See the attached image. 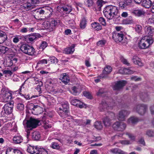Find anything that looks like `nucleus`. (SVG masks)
Returning <instances> with one entry per match:
<instances>
[{"label": "nucleus", "instance_id": "nucleus-9", "mask_svg": "<svg viewBox=\"0 0 154 154\" xmlns=\"http://www.w3.org/2000/svg\"><path fill=\"white\" fill-rule=\"evenodd\" d=\"M40 121L37 119L31 117L27 121V127L32 130L36 128L38 125Z\"/></svg>", "mask_w": 154, "mask_h": 154}, {"label": "nucleus", "instance_id": "nucleus-19", "mask_svg": "<svg viewBox=\"0 0 154 154\" xmlns=\"http://www.w3.org/2000/svg\"><path fill=\"white\" fill-rule=\"evenodd\" d=\"M129 112L126 110H122L119 112L118 118V119L121 121H124L126 117L129 114Z\"/></svg>", "mask_w": 154, "mask_h": 154}, {"label": "nucleus", "instance_id": "nucleus-30", "mask_svg": "<svg viewBox=\"0 0 154 154\" xmlns=\"http://www.w3.org/2000/svg\"><path fill=\"white\" fill-rule=\"evenodd\" d=\"M23 139L22 137L20 135H16L13 138L14 143L16 144H18L22 142Z\"/></svg>", "mask_w": 154, "mask_h": 154}, {"label": "nucleus", "instance_id": "nucleus-12", "mask_svg": "<svg viewBox=\"0 0 154 154\" xmlns=\"http://www.w3.org/2000/svg\"><path fill=\"white\" fill-rule=\"evenodd\" d=\"M112 70V68L109 66L107 65L105 67L103 73L100 74V78L106 79L108 77V75L109 74Z\"/></svg>", "mask_w": 154, "mask_h": 154}, {"label": "nucleus", "instance_id": "nucleus-62", "mask_svg": "<svg viewBox=\"0 0 154 154\" xmlns=\"http://www.w3.org/2000/svg\"><path fill=\"white\" fill-rule=\"evenodd\" d=\"M28 30V27H23L20 29V32L21 33H25L27 32Z\"/></svg>", "mask_w": 154, "mask_h": 154}, {"label": "nucleus", "instance_id": "nucleus-57", "mask_svg": "<svg viewBox=\"0 0 154 154\" xmlns=\"http://www.w3.org/2000/svg\"><path fill=\"white\" fill-rule=\"evenodd\" d=\"M3 73L4 74L8 76H11L13 74V72L10 70H5L3 71Z\"/></svg>", "mask_w": 154, "mask_h": 154}, {"label": "nucleus", "instance_id": "nucleus-20", "mask_svg": "<svg viewBox=\"0 0 154 154\" xmlns=\"http://www.w3.org/2000/svg\"><path fill=\"white\" fill-rule=\"evenodd\" d=\"M132 62L135 64L141 66L143 65V63L142 62L141 59L137 56H134L132 59Z\"/></svg>", "mask_w": 154, "mask_h": 154}, {"label": "nucleus", "instance_id": "nucleus-41", "mask_svg": "<svg viewBox=\"0 0 154 154\" xmlns=\"http://www.w3.org/2000/svg\"><path fill=\"white\" fill-rule=\"evenodd\" d=\"M48 45V43L45 42L43 41L42 42L41 44L39 47V49L40 51L43 50Z\"/></svg>", "mask_w": 154, "mask_h": 154}, {"label": "nucleus", "instance_id": "nucleus-64", "mask_svg": "<svg viewBox=\"0 0 154 154\" xmlns=\"http://www.w3.org/2000/svg\"><path fill=\"white\" fill-rule=\"evenodd\" d=\"M149 109L151 114L154 116V105L151 106L149 107Z\"/></svg>", "mask_w": 154, "mask_h": 154}, {"label": "nucleus", "instance_id": "nucleus-5", "mask_svg": "<svg viewBox=\"0 0 154 154\" xmlns=\"http://www.w3.org/2000/svg\"><path fill=\"white\" fill-rule=\"evenodd\" d=\"M1 92L4 102H7L10 101L12 97V94L10 92L7 88H2L1 90Z\"/></svg>", "mask_w": 154, "mask_h": 154}, {"label": "nucleus", "instance_id": "nucleus-35", "mask_svg": "<svg viewBox=\"0 0 154 154\" xmlns=\"http://www.w3.org/2000/svg\"><path fill=\"white\" fill-rule=\"evenodd\" d=\"M94 127L97 130H100L103 128L102 125L100 121H96L94 125Z\"/></svg>", "mask_w": 154, "mask_h": 154}, {"label": "nucleus", "instance_id": "nucleus-52", "mask_svg": "<svg viewBox=\"0 0 154 154\" xmlns=\"http://www.w3.org/2000/svg\"><path fill=\"white\" fill-rule=\"evenodd\" d=\"M99 20L100 23L103 26L106 25V22L105 19L103 17H100L99 19Z\"/></svg>", "mask_w": 154, "mask_h": 154}, {"label": "nucleus", "instance_id": "nucleus-60", "mask_svg": "<svg viewBox=\"0 0 154 154\" xmlns=\"http://www.w3.org/2000/svg\"><path fill=\"white\" fill-rule=\"evenodd\" d=\"M63 10L65 11L67 13H69L70 12L72 11V9L70 7L68 8L64 7L62 8Z\"/></svg>", "mask_w": 154, "mask_h": 154}, {"label": "nucleus", "instance_id": "nucleus-26", "mask_svg": "<svg viewBox=\"0 0 154 154\" xmlns=\"http://www.w3.org/2000/svg\"><path fill=\"white\" fill-rule=\"evenodd\" d=\"M140 96L142 100L144 102H147L150 100V97L147 93H142L140 94Z\"/></svg>", "mask_w": 154, "mask_h": 154}, {"label": "nucleus", "instance_id": "nucleus-63", "mask_svg": "<svg viewBox=\"0 0 154 154\" xmlns=\"http://www.w3.org/2000/svg\"><path fill=\"white\" fill-rule=\"evenodd\" d=\"M83 95L86 97L87 98L91 99V95L89 92L87 91H84L83 92Z\"/></svg>", "mask_w": 154, "mask_h": 154}, {"label": "nucleus", "instance_id": "nucleus-45", "mask_svg": "<svg viewBox=\"0 0 154 154\" xmlns=\"http://www.w3.org/2000/svg\"><path fill=\"white\" fill-rule=\"evenodd\" d=\"M70 103L72 105L77 106L78 103H80V101L77 99H74L70 100Z\"/></svg>", "mask_w": 154, "mask_h": 154}, {"label": "nucleus", "instance_id": "nucleus-50", "mask_svg": "<svg viewBox=\"0 0 154 154\" xmlns=\"http://www.w3.org/2000/svg\"><path fill=\"white\" fill-rule=\"evenodd\" d=\"M43 25L45 26V27L49 29V30L50 31V29H51V26L50 23L48 21H45L43 23Z\"/></svg>", "mask_w": 154, "mask_h": 154}, {"label": "nucleus", "instance_id": "nucleus-2", "mask_svg": "<svg viewBox=\"0 0 154 154\" xmlns=\"http://www.w3.org/2000/svg\"><path fill=\"white\" fill-rule=\"evenodd\" d=\"M61 107L59 108V115L63 118L66 117L69 112V104L67 101L63 102L61 104Z\"/></svg>", "mask_w": 154, "mask_h": 154}, {"label": "nucleus", "instance_id": "nucleus-24", "mask_svg": "<svg viewBox=\"0 0 154 154\" xmlns=\"http://www.w3.org/2000/svg\"><path fill=\"white\" fill-rule=\"evenodd\" d=\"M8 37L6 33L0 30V44L3 43L4 42L7 40Z\"/></svg>", "mask_w": 154, "mask_h": 154}, {"label": "nucleus", "instance_id": "nucleus-13", "mask_svg": "<svg viewBox=\"0 0 154 154\" xmlns=\"http://www.w3.org/2000/svg\"><path fill=\"white\" fill-rule=\"evenodd\" d=\"M39 34L37 33L29 34L24 37L25 40L28 42H31L35 40H36L38 37Z\"/></svg>", "mask_w": 154, "mask_h": 154}, {"label": "nucleus", "instance_id": "nucleus-39", "mask_svg": "<svg viewBox=\"0 0 154 154\" xmlns=\"http://www.w3.org/2000/svg\"><path fill=\"white\" fill-rule=\"evenodd\" d=\"M51 147L53 149H59L60 148L59 144L55 142L52 143Z\"/></svg>", "mask_w": 154, "mask_h": 154}, {"label": "nucleus", "instance_id": "nucleus-11", "mask_svg": "<svg viewBox=\"0 0 154 154\" xmlns=\"http://www.w3.org/2000/svg\"><path fill=\"white\" fill-rule=\"evenodd\" d=\"M145 32L146 36L144 38H152L154 35V28L149 26H146L145 28Z\"/></svg>", "mask_w": 154, "mask_h": 154}, {"label": "nucleus", "instance_id": "nucleus-29", "mask_svg": "<svg viewBox=\"0 0 154 154\" xmlns=\"http://www.w3.org/2000/svg\"><path fill=\"white\" fill-rule=\"evenodd\" d=\"M59 21V20L57 19H53L51 21L50 23L51 28L50 31H52L55 29V27L57 25Z\"/></svg>", "mask_w": 154, "mask_h": 154}, {"label": "nucleus", "instance_id": "nucleus-40", "mask_svg": "<svg viewBox=\"0 0 154 154\" xmlns=\"http://www.w3.org/2000/svg\"><path fill=\"white\" fill-rule=\"evenodd\" d=\"M16 149L8 148L7 149L6 154H15Z\"/></svg>", "mask_w": 154, "mask_h": 154}, {"label": "nucleus", "instance_id": "nucleus-14", "mask_svg": "<svg viewBox=\"0 0 154 154\" xmlns=\"http://www.w3.org/2000/svg\"><path fill=\"white\" fill-rule=\"evenodd\" d=\"M13 104L10 102L6 103L4 106L5 113L6 114H10L13 111Z\"/></svg>", "mask_w": 154, "mask_h": 154}, {"label": "nucleus", "instance_id": "nucleus-38", "mask_svg": "<svg viewBox=\"0 0 154 154\" xmlns=\"http://www.w3.org/2000/svg\"><path fill=\"white\" fill-rule=\"evenodd\" d=\"M146 134L149 137H154V131L151 130H148L146 131Z\"/></svg>", "mask_w": 154, "mask_h": 154}, {"label": "nucleus", "instance_id": "nucleus-34", "mask_svg": "<svg viewBox=\"0 0 154 154\" xmlns=\"http://www.w3.org/2000/svg\"><path fill=\"white\" fill-rule=\"evenodd\" d=\"M87 22V20L85 18H83L82 19L80 23V26L81 29H84L85 28Z\"/></svg>", "mask_w": 154, "mask_h": 154}, {"label": "nucleus", "instance_id": "nucleus-58", "mask_svg": "<svg viewBox=\"0 0 154 154\" xmlns=\"http://www.w3.org/2000/svg\"><path fill=\"white\" fill-rule=\"evenodd\" d=\"M125 134L128 136V137L132 140H134L135 137L132 134L129 132H126Z\"/></svg>", "mask_w": 154, "mask_h": 154}, {"label": "nucleus", "instance_id": "nucleus-37", "mask_svg": "<svg viewBox=\"0 0 154 154\" xmlns=\"http://www.w3.org/2000/svg\"><path fill=\"white\" fill-rule=\"evenodd\" d=\"M23 7L24 8L27 10H29L33 8V5L29 3H27L24 4Z\"/></svg>", "mask_w": 154, "mask_h": 154}, {"label": "nucleus", "instance_id": "nucleus-22", "mask_svg": "<svg viewBox=\"0 0 154 154\" xmlns=\"http://www.w3.org/2000/svg\"><path fill=\"white\" fill-rule=\"evenodd\" d=\"M38 149V146H37L35 147L34 146H31L29 145L28 146L27 149V152L33 154L34 153H37V149Z\"/></svg>", "mask_w": 154, "mask_h": 154}, {"label": "nucleus", "instance_id": "nucleus-17", "mask_svg": "<svg viewBox=\"0 0 154 154\" xmlns=\"http://www.w3.org/2000/svg\"><path fill=\"white\" fill-rule=\"evenodd\" d=\"M115 103L114 102L113 103V102H112V103L109 104L108 106V105L107 104L106 102L102 101L100 104L99 107V109L101 111H105L108 108H109V107H111L112 106H115Z\"/></svg>", "mask_w": 154, "mask_h": 154}, {"label": "nucleus", "instance_id": "nucleus-32", "mask_svg": "<svg viewBox=\"0 0 154 154\" xmlns=\"http://www.w3.org/2000/svg\"><path fill=\"white\" fill-rule=\"evenodd\" d=\"M32 138L35 140H38L41 137L40 134L38 131H35L32 133Z\"/></svg>", "mask_w": 154, "mask_h": 154}, {"label": "nucleus", "instance_id": "nucleus-36", "mask_svg": "<svg viewBox=\"0 0 154 154\" xmlns=\"http://www.w3.org/2000/svg\"><path fill=\"white\" fill-rule=\"evenodd\" d=\"M38 149L36 154H48L47 151L44 149L39 148L38 146Z\"/></svg>", "mask_w": 154, "mask_h": 154}, {"label": "nucleus", "instance_id": "nucleus-46", "mask_svg": "<svg viewBox=\"0 0 154 154\" xmlns=\"http://www.w3.org/2000/svg\"><path fill=\"white\" fill-rule=\"evenodd\" d=\"M17 109L20 111H22L24 109V106L23 104L19 103L17 104Z\"/></svg>", "mask_w": 154, "mask_h": 154}, {"label": "nucleus", "instance_id": "nucleus-23", "mask_svg": "<svg viewBox=\"0 0 154 154\" xmlns=\"http://www.w3.org/2000/svg\"><path fill=\"white\" fill-rule=\"evenodd\" d=\"M110 152L114 154H127V152L117 148L112 149Z\"/></svg>", "mask_w": 154, "mask_h": 154}, {"label": "nucleus", "instance_id": "nucleus-3", "mask_svg": "<svg viewBox=\"0 0 154 154\" xmlns=\"http://www.w3.org/2000/svg\"><path fill=\"white\" fill-rule=\"evenodd\" d=\"M124 34L122 32H114L112 33V38L117 43L122 42L123 43H127L126 38L124 39Z\"/></svg>", "mask_w": 154, "mask_h": 154}, {"label": "nucleus", "instance_id": "nucleus-59", "mask_svg": "<svg viewBox=\"0 0 154 154\" xmlns=\"http://www.w3.org/2000/svg\"><path fill=\"white\" fill-rule=\"evenodd\" d=\"M13 61L11 60L10 59H8V60H7L6 63V65L7 66H11L13 65Z\"/></svg>", "mask_w": 154, "mask_h": 154}, {"label": "nucleus", "instance_id": "nucleus-51", "mask_svg": "<svg viewBox=\"0 0 154 154\" xmlns=\"http://www.w3.org/2000/svg\"><path fill=\"white\" fill-rule=\"evenodd\" d=\"M48 61H50L52 63H55L57 62V59L54 56H52L49 58Z\"/></svg>", "mask_w": 154, "mask_h": 154}, {"label": "nucleus", "instance_id": "nucleus-54", "mask_svg": "<svg viewBox=\"0 0 154 154\" xmlns=\"http://www.w3.org/2000/svg\"><path fill=\"white\" fill-rule=\"evenodd\" d=\"M34 81H35V83L36 84H38V86H41L43 85V83L41 81H39L38 78H34Z\"/></svg>", "mask_w": 154, "mask_h": 154}, {"label": "nucleus", "instance_id": "nucleus-27", "mask_svg": "<svg viewBox=\"0 0 154 154\" xmlns=\"http://www.w3.org/2000/svg\"><path fill=\"white\" fill-rule=\"evenodd\" d=\"M152 5V2L151 0H143L142 2L141 5L146 8H150Z\"/></svg>", "mask_w": 154, "mask_h": 154}, {"label": "nucleus", "instance_id": "nucleus-61", "mask_svg": "<svg viewBox=\"0 0 154 154\" xmlns=\"http://www.w3.org/2000/svg\"><path fill=\"white\" fill-rule=\"evenodd\" d=\"M106 117L110 118L112 120L114 119L115 117V114L112 112H110L108 116H106Z\"/></svg>", "mask_w": 154, "mask_h": 154}, {"label": "nucleus", "instance_id": "nucleus-25", "mask_svg": "<svg viewBox=\"0 0 154 154\" xmlns=\"http://www.w3.org/2000/svg\"><path fill=\"white\" fill-rule=\"evenodd\" d=\"M33 110L31 111L32 113L35 115L40 114L42 111V108L38 105H36L34 107Z\"/></svg>", "mask_w": 154, "mask_h": 154}, {"label": "nucleus", "instance_id": "nucleus-44", "mask_svg": "<svg viewBox=\"0 0 154 154\" xmlns=\"http://www.w3.org/2000/svg\"><path fill=\"white\" fill-rule=\"evenodd\" d=\"M62 79H61L62 81L65 84L69 82V77L66 75H63L62 77Z\"/></svg>", "mask_w": 154, "mask_h": 154}, {"label": "nucleus", "instance_id": "nucleus-47", "mask_svg": "<svg viewBox=\"0 0 154 154\" xmlns=\"http://www.w3.org/2000/svg\"><path fill=\"white\" fill-rule=\"evenodd\" d=\"M136 32L138 33H140L142 29V26L140 25H137L135 28Z\"/></svg>", "mask_w": 154, "mask_h": 154}, {"label": "nucleus", "instance_id": "nucleus-6", "mask_svg": "<svg viewBox=\"0 0 154 154\" xmlns=\"http://www.w3.org/2000/svg\"><path fill=\"white\" fill-rule=\"evenodd\" d=\"M147 106L144 104H139L133 108V111H136L139 115H143L146 113L147 110Z\"/></svg>", "mask_w": 154, "mask_h": 154}, {"label": "nucleus", "instance_id": "nucleus-21", "mask_svg": "<svg viewBox=\"0 0 154 154\" xmlns=\"http://www.w3.org/2000/svg\"><path fill=\"white\" fill-rule=\"evenodd\" d=\"M132 13L137 17H141L145 15L146 12L143 9H137L133 10Z\"/></svg>", "mask_w": 154, "mask_h": 154}, {"label": "nucleus", "instance_id": "nucleus-4", "mask_svg": "<svg viewBox=\"0 0 154 154\" xmlns=\"http://www.w3.org/2000/svg\"><path fill=\"white\" fill-rule=\"evenodd\" d=\"M153 42L152 38H142L139 43V47L140 49H146L148 48Z\"/></svg>", "mask_w": 154, "mask_h": 154}, {"label": "nucleus", "instance_id": "nucleus-33", "mask_svg": "<svg viewBox=\"0 0 154 154\" xmlns=\"http://www.w3.org/2000/svg\"><path fill=\"white\" fill-rule=\"evenodd\" d=\"M139 120V119L138 118L133 116L131 117L128 119V122L129 123L135 124L138 122Z\"/></svg>", "mask_w": 154, "mask_h": 154}, {"label": "nucleus", "instance_id": "nucleus-1", "mask_svg": "<svg viewBox=\"0 0 154 154\" xmlns=\"http://www.w3.org/2000/svg\"><path fill=\"white\" fill-rule=\"evenodd\" d=\"M104 16L108 20H112L114 17L119 16L118 11L117 7L113 5H108L103 10Z\"/></svg>", "mask_w": 154, "mask_h": 154}, {"label": "nucleus", "instance_id": "nucleus-53", "mask_svg": "<svg viewBox=\"0 0 154 154\" xmlns=\"http://www.w3.org/2000/svg\"><path fill=\"white\" fill-rule=\"evenodd\" d=\"M24 97L27 100H30L33 98H36L38 97V96L37 95H32L30 96L28 94L27 95H24Z\"/></svg>", "mask_w": 154, "mask_h": 154}, {"label": "nucleus", "instance_id": "nucleus-48", "mask_svg": "<svg viewBox=\"0 0 154 154\" xmlns=\"http://www.w3.org/2000/svg\"><path fill=\"white\" fill-rule=\"evenodd\" d=\"M106 42V41L105 40H101L99 41L97 43V45L98 46H104Z\"/></svg>", "mask_w": 154, "mask_h": 154}, {"label": "nucleus", "instance_id": "nucleus-28", "mask_svg": "<svg viewBox=\"0 0 154 154\" xmlns=\"http://www.w3.org/2000/svg\"><path fill=\"white\" fill-rule=\"evenodd\" d=\"M74 47V45H72L71 46L65 48L63 51V53L66 54H72L75 51Z\"/></svg>", "mask_w": 154, "mask_h": 154}, {"label": "nucleus", "instance_id": "nucleus-10", "mask_svg": "<svg viewBox=\"0 0 154 154\" xmlns=\"http://www.w3.org/2000/svg\"><path fill=\"white\" fill-rule=\"evenodd\" d=\"M46 10L45 8L43 9L39 8L33 11V14L34 18L38 20H42V18Z\"/></svg>", "mask_w": 154, "mask_h": 154}, {"label": "nucleus", "instance_id": "nucleus-31", "mask_svg": "<svg viewBox=\"0 0 154 154\" xmlns=\"http://www.w3.org/2000/svg\"><path fill=\"white\" fill-rule=\"evenodd\" d=\"M112 120L110 118L106 116L104 118L103 120V122L104 125L106 127L109 126L111 123V121Z\"/></svg>", "mask_w": 154, "mask_h": 154}, {"label": "nucleus", "instance_id": "nucleus-18", "mask_svg": "<svg viewBox=\"0 0 154 154\" xmlns=\"http://www.w3.org/2000/svg\"><path fill=\"white\" fill-rule=\"evenodd\" d=\"M132 2V0H123L119 2V6L122 9L126 8L131 5Z\"/></svg>", "mask_w": 154, "mask_h": 154}, {"label": "nucleus", "instance_id": "nucleus-8", "mask_svg": "<svg viewBox=\"0 0 154 154\" xmlns=\"http://www.w3.org/2000/svg\"><path fill=\"white\" fill-rule=\"evenodd\" d=\"M126 127V125L125 123L116 121L112 125V127L115 131H124Z\"/></svg>", "mask_w": 154, "mask_h": 154}, {"label": "nucleus", "instance_id": "nucleus-42", "mask_svg": "<svg viewBox=\"0 0 154 154\" xmlns=\"http://www.w3.org/2000/svg\"><path fill=\"white\" fill-rule=\"evenodd\" d=\"M8 48L6 47L0 45V52L5 54L8 51Z\"/></svg>", "mask_w": 154, "mask_h": 154}, {"label": "nucleus", "instance_id": "nucleus-16", "mask_svg": "<svg viewBox=\"0 0 154 154\" xmlns=\"http://www.w3.org/2000/svg\"><path fill=\"white\" fill-rule=\"evenodd\" d=\"M82 90V87L80 85H78L72 86L69 90L70 93L75 95H78Z\"/></svg>", "mask_w": 154, "mask_h": 154}, {"label": "nucleus", "instance_id": "nucleus-56", "mask_svg": "<svg viewBox=\"0 0 154 154\" xmlns=\"http://www.w3.org/2000/svg\"><path fill=\"white\" fill-rule=\"evenodd\" d=\"M125 21L127 24H129L132 23L133 22L132 17L131 16L129 17L128 18L126 19Z\"/></svg>", "mask_w": 154, "mask_h": 154}, {"label": "nucleus", "instance_id": "nucleus-15", "mask_svg": "<svg viewBox=\"0 0 154 154\" xmlns=\"http://www.w3.org/2000/svg\"><path fill=\"white\" fill-rule=\"evenodd\" d=\"M127 82L125 81H119L116 82L113 87L114 90H118L122 89L126 84Z\"/></svg>", "mask_w": 154, "mask_h": 154}, {"label": "nucleus", "instance_id": "nucleus-43", "mask_svg": "<svg viewBox=\"0 0 154 154\" xmlns=\"http://www.w3.org/2000/svg\"><path fill=\"white\" fill-rule=\"evenodd\" d=\"M84 2L85 5L88 7L92 6L93 4V0H85Z\"/></svg>", "mask_w": 154, "mask_h": 154}, {"label": "nucleus", "instance_id": "nucleus-49", "mask_svg": "<svg viewBox=\"0 0 154 154\" xmlns=\"http://www.w3.org/2000/svg\"><path fill=\"white\" fill-rule=\"evenodd\" d=\"M124 73L126 74H131L133 73V71L130 69L124 68L123 69Z\"/></svg>", "mask_w": 154, "mask_h": 154}, {"label": "nucleus", "instance_id": "nucleus-55", "mask_svg": "<svg viewBox=\"0 0 154 154\" xmlns=\"http://www.w3.org/2000/svg\"><path fill=\"white\" fill-rule=\"evenodd\" d=\"M120 143L123 145H128L131 144L130 141L126 140H121L120 141Z\"/></svg>", "mask_w": 154, "mask_h": 154}, {"label": "nucleus", "instance_id": "nucleus-7", "mask_svg": "<svg viewBox=\"0 0 154 154\" xmlns=\"http://www.w3.org/2000/svg\"><path fill=\"white\" fill-rule=\"evenodd\" d=\"M20 50L24 53L29 55H33L35 52L34 48L28 45L23 44L21 46Z\"/></svg>", "mask_w": 154, "mask_h": 154}]
</instances>
